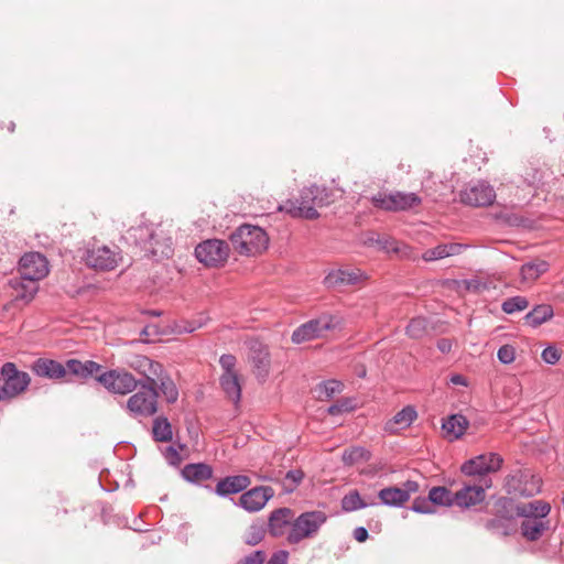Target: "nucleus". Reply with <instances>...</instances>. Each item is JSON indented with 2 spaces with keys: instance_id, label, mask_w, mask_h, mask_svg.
<instances>
[{
  "instance_id": "obj_1",
  "label": "nucleus",
  "mask_w": 564,
  "mask_h": 564,
  "mask_svg": "<svg viewBox=\"0 0 564 564\" xmlns=\"http://www.w3.org/2000/svg\"><path fill=\"white\" fill-rule=\"evenodd\" d=\"M333 200V192L326 186L312 185L303 188L297 199L288 202V212L293 217L313 220L319 217L317 208L327 206Z\"/></svg>"
},
{
  "instance_id": "obj_2",
  "label": "nucleus",
  "mask_w": 564,
  "mask_h": 564,
  "mask_svg": "<svg viewBox=\"0 0 564 564\" xmlns=\"http://www.w3.org/2000/svg\"><path fill=\"white\" fill-rule=\"evenodd\" d=\"M234 249L243 256H256L268 248L269 237L259 226L241 225L230 235Z\"/></svg>"
},
{
  "instance_id": "obj_3",
  "label": "nucleus",
  "mask_w": 564,
  "mask_h": 564,
  "mask_svg": "<svg viewBox=\"0 0 564 564\" xmlns=\"http://www.w3.org/2000/svg\"><path fill=\"white\" fill-rule=\"evenodd\" d=\"M327 519V514L321 510L305 511L297 517L294 516L293 525L286 535L288 543L299 544L304 540L316 538Z\"/></svg>"
},
{
  "instance_id": "obj_4",
  "label": "nucleus",
  "mask_w": 564,
  "mask_h": 564,
  "mask_svg": "<svg viewBox=\"0 0 564 564\" xmlns=\"http://www.w3.org/2000/svg\"><path fill=\"white\" fill-rule=\"evenodd\" d=\"M368 280L367 273L356 267L341 265L330 269L323 279V285L327 290L347 292L352 289H360Z\"/></svg>"
},
{
  "instance_id": "obj_5",
  "label": "nucleus",
  "mask_w": 564,
  "mask_h": 564,
  "mask_svg": "<svg viewBox=\"0 0 564 564\" xmlns=\"http://www.w3.org/2000/svg\"><path fill=\"white\" fill-rule=\"evenodd\" d=\"M341 318L333 314H322L300 325L292 333L291 339L294 344H303L318 338H324L328 332L339 328Z\"/></svg>"
},
{
  "instance_id": "obj_6",
  "label": "nucleus",
  "mask_w": 564,
  "mask_h": 564,
  "mask_svg": "<svg viewBox=\"0 0 564 564\" xmlns=\"http://www.w3.org/2000/svg\"><path fill=\"white\" fill-rule=\"evenodd\" d=\"M141 390L132 394L127 401L129 415L137 420L152 416L158 411L156 383H140Z\"/></svg>"
},
{
  "instance_id": "obj_7",
  "label": "nucleus",
  "mask_w": 564,
  "mask_h": 564,
  "mask_svg": "<svg viewBox=\"0 0 564 564\" xmlns=\"http://www.w3.org/2000/svg\"><path fill=\"white\" fill-rule=\"evenodd\" d=\"M1 394L4 399L14 398L26 390L31 382L29 373L18 370L13 362H6L0 370Z\"/></svg>"
},
{
  "instance_id": "obj_8",
  "label": "nucleus",
  "mask_w": 564,
  "mask_h": 564,
  "mask_svg": "<svg viewBox=\"0 0 564 564\" xmlns=\"http://www.w3.org/2000/svg\"><path fill=\"white\" fill-rule=\"evenodd\" d=\"M371 202L386 212H406L419 206L422 199L415 193L393 192L373 195Z\"/></svg>"
},
{
  "instance_id": "obj_9",
  "label": "nucleus",
  "mask_w": 564,
  "mask_h": 564,
  "mask_svg": "<svg viewBox=\"0 0 564 564\" xmlns=\"http://www.w3.org/2000/svg\"><path fill=\"white\" fill-rule=\"evenodd\" d=\"M96 380L115 394H128L132 392L140 383L124 369L107 370L96 377Z\"/></svg>"
},
{
  "instance_id": "obj_10",
  "label": "nucleus",
  "mask_w": 564,
  "mask_h": 564,
  "mask_svg": "<svg viewBox=\"0 0 564 564\" xmlns=\"http://www.w3.org/2000/svg\"><path fill=\"white\" fill-rule=\"evenodd\" d=\"M229 256V246L220 239H208L195 248V257L207 267L224 264Z\"/></svg>"
},
{
  "instance_id": "obj_11",
  "label": "nucleus",
  "mask_w": 564,
  "mask_h": 564,
  "mask_svg": "<svg viewBox=\"0 0 564 564\" xmlns=\"http://www.w3.org/2000/svg\"><path fill=\"white\" fill-rule=\"evenodd\" d=\"M85 260L88 267L110 271L118 267L121 254L117 246H97L87 250Z\"/></svg>"
},
{
  "instance_id": "obj_12",
  "label": "nucleus",
  "mask_w": 564,
  "mask_h": 564,
  "mask_svg": "<svg viewBox=\"0 0 564 564\" xmlns=\"http://www.w3.org/2000/svg\"><path fill=\"white\" fill-rule=\"evenodd\" d=\"M463 204L473 207H485L491 205L496 199L494 187L485 181L468 184L459 193Z\"/></svg>"
},
{
  "instance_id": "obj_13",
  "label": "nucleus",
  "mask_w": 564,
  "mask_h": 564,
  "mask_svg": "<svg viewBox=\"0 0 564 564\" xmlns=\"http://www.w3.org/2000/svg\"><path fill=\"white\" fill-rule=\"evenodd\" d=\"M48 271V261L40 252H28L19 261V272L26 280L40 281Z\"/></svg>"
},
{
  "instance_id": "obj_14",
  "label": "nucleus",
  "mask_w": 564,
  "mask_h": 564,
  "mask_svg": "<svg viewBox=\"0 0 564 564\" xmlns=\"http://www.w3.org/2000/svg\"><path fill=\"white\" fill-rule=\"evenodd\" d=\"M501 465V456L496 453H490L468 459L462 465L460 469L465 475L475 476L497 471L500 469Z\"/></svg>"
},
{
  "instance_id": "obj_15",
  "label": "nucleus",
  "mask_w": 564,
  "mask_h": 564,
  "mask_svg": "<svg viewBox=\"0 0 564 564\" xmlns=\"http://www.w3.org/2000/svg\"><path fill=\"white\" fill-rule=\"evenodd\" d=\"M419 490V484L414 480H406L402 487H387L379 491L381 502L389 507H401L410 496Z\"/></svg>"
},
{
  "instance_id": "obj_16",
  "label": "nucleus",
  "mask_w": 564,
  "mask_h": 564,
  "mask_svg": "<svg viewBox=\"0 0 564 564\" xmlns=\"http://www.w3.org/2000/svg\"><path fill=\"white\" fill-rule=\"evenodd\" d=\"M274 496V490L269 486H258L243 492L238 501V506L248 512H258Z\"/></svg>"
},
{
  "instance_id": "obj_17",
  "label": "nucleus",
  "mask_w": 564,
  "mask_h": 564,
  "mask_svg": "<svg viewBox=\"0 0 564 564\" xmlns=\"http://www.w3.org/2000/svg\"><path fill=\"white\" fill-rule=\"evenodd\" d=\"M126 365L139 375L144 377V381L139 383H156L155 376L161 373L163 367L160 362L150 359L143 355H131L126 359Z\"/></svg>"
},
{
  "instance_id": "obj_18",
  "label": "nucleus",
  "mask_w": 564,
  "mask_h": 564,
  "mask_svg": "<svg viewBox=\"0 0 564 564\" xmlns=\"http://www.w3.org/2000/svg\"><path fill=\"white\" fill-rule=\"evenodd\" d=\"M294 511L283 507L273 510L268 519V531L274 538L288 535L294 522Z\"/></svg>"
},
{
  "instance_id": "obj_19",
  "label": "nucleus",
  "mask_w": 564,
  "mask_h": 564,
  "mask_svg": "<svg viewBox=\"0 0 564 564\" xmlns=\"http://www.w3.org/2000/svg\"><path fill=\"white\" fill-rule=\"evenodd\" d=\"M250 360L253 366L256 377L264 381L270 371V352L268 347L260 341H252L250 344Z\"/></svg>"
},
{
  "instance_id": "obj_20",
  "label": "nucleus",
  "mask_w": 564,
  "mask_h": 564,
  "mask_svg": "<svg viewBox=\"0 0 564 564\" xmlns=\"http://www.w3.org/2000/svg\"><path fill=\"white\" fill-rule=\"evenodd\" d=\"M31 370L37 377L47 378V379H62L66 375L65 365L46 358L36 359L32 366Z\"/></svg>"
},
{
  "instance_id": "obj_21",
  "label": "nucleus",
  "mask_w": 564,
  "mask_h": 564,
  "mask_svg": "<svg viewBox=\"0 0 564 564\" xmlns=\"http://www.w3.org/2000/svg\"><path fill=\"white\" fill-rule=\"evenodd\" d=\"M251 479L246 475L227 476L220 479L215 488V492L220 497H228L247 489Z\"/></svg>"
},
{
  "instance_id": "obj_22",
  "label": "nucleus",
  "mask_w": 564,
  "mask_h": 564,
  "mask_svg": "<svg viewBox=\"0 0 564 564\" xmlns=\"http://www.w3.org/2000/svg\"><path fill=\"white\" fill-rule=\"evenodd\" d=\"M469 422L463 414H452L442 424L444 437L454 442L465 434Z\"/></svg>"
},
{
  "instance_id": "obj_23",
  "label": "nucleus",
  "mask_w": 564,
  "mask_h": 564,
  "mask_svg": "<svg viewBox=\"0 0 564 564\" xmlns=\"http://www.w3.org/2000/svg\"><path fill=\"white\" fill-rule=\"evenodd\" d=\"M156 235H160V225L142 224L128 230V239L132 240L144 251L145 245H149L151 239H155Z\"/></svg>"
},
{
  "instance_id": "obj_24",
  "label": "nucleus",
  "mask_w": 564,
  "mask_h": 564,
  "mask_svg": "<svg viewBox=\"0 0 564 564\" xmlns=\"http://www.w3.org/2000/svg\"><path fill=\"white\" fill-rule=\"evenodd\" d=\"M455 505L469 508L485 499L482 486H465L454 495Z\"/></svg>"
},
{
  "instance_id": "obj_25",
  "label": "nucleus",
  "mask_w": 564,
  "mask_h": 564,
  "mask_svg": "<svg viewBox=\"0 0 564 564\" xmlns=\"http://www.w3.org/2000/svg\"><path fill=\"white\" fill-rule=\"evenodd\" d=\"M172 238L160 226V235L155 239H151L149 245H145V252L153 257L169 258L173 253Z\"/></svg>"
},
{
  "instance_id": "obj_26",
  "label": "nucleus",
  "mask_w": 564,
  "mask_h": 564,
  "mask_svg": "<svg viewBox=\"0 0 564 564\" xmlns=\"http://www.w3.org/2000/svg\"><path fill=\"white\" fill-rule=\"evenodd\" d=\"M66 372H70L82 379H87L101 370V365L93 360L80 361L78 359H69L65 364Z\"/></svg>"
},
{
  "instance_id": "obj_27",
  "label": "nucleus",
  "mask_w": 564,
  "mask_h": 564,
  "mask_svg": "<svg viewBox=\"0 0 564 564\" xmlns=\"http://www.w3.org/2000/svg\"><path fill=\"white\" fill-rule=\"evenodd\" d=\"M219 383L226 397L237 406L241 400V384L238 373H223Z\"/></svg>"
},
{
  "instance_id": "obj_28",
  "label": "nucleus",
  "mask_w": 564,
  "mask_h": 564,
  "mask_svg": "<svg viewBox=\"0 0 564 564\" xmlns=\"http://www.w3.org/2000/svg\"><path fill=\"white\" fill-rule=\"evenodd\" d=\"M10 285L17 292V297L25 302L33 300L39 291L36 280H26L21 274L19 278H12Z\"/></svg>"
},
{
  "instance_id": "obj_29",
  "label": "nucleus",
  "mask_w": 564,
  "mask_h": 564,
  "mask_svg": "<svg viewBox=\"0 0 564 564\" xmlns=\"http://www.w3.org/2000/svg\"><path fill=\"white\" fill-rule=\"evenodd\" d=\"M156 390L160 391L167 403H175L178 399V389L172 378L166 373L164 367L161 373L155 376Z\"/></svg>"
},
{
  "instance_id": "obj_30",
  "label": "nucleus",
  "mask_w": 564,
  "mask_h": 564,
  "mask_svg": "<svg viewBox=\"0 0 564 564\" xmlns=\"http://www.w3.org/2000/svg\"><path fill=\"white\" fill-rule=\"evenodd\" d=\"M551 511L550 503L542 500H534L517 507V514L525 519L545 518Z\"/></svg>"
},
{
  "instance_id": "obj_31",
  "label": "nucleus",
  "mask_w": 564,
  "mask_h": 564,
  "mask_svg": "<svg viewBox=\"0 0 564 564\" xmlns=\"http://www.w3.org/2000/svg\"><path fill=\"white\" fill-rule=\"evenodd\" d=\"M182 476L189 482H200L212 478L213 468L204 463L187 464L182 469Z\"/></svg>"
},
{
  "instance_id": "obj_32",
  "label": "nucleus",
  "mask_w": 564,
  "mask_h": 564,
  "mask_svg": "<svg viewBox=\"0 0 564 564\" xmlns=\"http://www.w3.org/2000/svg\"><path fill=\"white\" fill-rule=\"evenodd\" d=\"M547 529L549 522L541 519H524L521 523V533L528 541H538Z\"/></svg>"
},
{
  "instance_id": "obj_33",
  "label": "nucleus",
  "mask_w": 564,
  "mask_h": 564,
  "mask_svg": "<svg viewBox=\"0 0 564 564\" xmlns=\"http://www.w3.org/2000/svg\"><path fill=\"white\" fill-rule=\"evenodd\" d=\"M554 315L553 308L549 304L536 305L525 316L524 321L532 327H538L551 319Z\"/></svg>"
},
{
  "instance_id": "obj_34",
  "label": "nucleus",
  "mask_w": 564,
  "mask_h": 564,
  "mask_svg": "<svg viewBox=\"0 0 564 564\" xmlns=\"http://www.w3.org/2000/svg\"><path fill=\"white\" fill-rule=\"evenodd\" d=\"M549 269L550 264L545 260H535L524 263L520 269L521 280L523 282L535 281Z\"/></svg>"
},
{
  "instance_id": "obj_35",
  "label": "nucleus",
  "mask_w": 564,
  "mask_h": 564,
  "mask_svg": "<svg viewBox=\"0 0 564 564\" xmlns=\"http://www.w3.org/2000/svg\"><path fill=\"white\" fill-rule=\"evenodd\" d=\"M375 505H377L375 501H365L357 490H350L340 501L341 509L345 512H354Z\"/></svg>"
},
{
  "instance_id": "obj_36",
  "label": "nucleus",
  "mask_w": 564,
  "mask_h": 564,
  "mask_svg": "<svg viewBox=\"0 0 564 564\" xmlns=\"http://www.w3.org/2000/svg\"><path fill=\"white\" fill-rule=\"evenodd\" d=\"M152 434L156 442H170L172 440V425L165 416H158L153 421Z\"/></svg>"
},
{
  "instance_id": "obj_37",
  "label": "nucleus",
  "mask_w": 564,
  "mask_h": 564,
  "mask_svg": "<svg viewBox=\"0 0 564 564\" xmlns=\"http://www.w3.org/2000/svg\"><path fill=\"white\" fill-rule=\"evenodd\" d=\"M429 500L432 505L451 507L455 505L454 495L446 487L437 486L431 488L429 492Z\"/></svg>"
},
{
  "instance_id": "obj_38",
  "label": "nucleus",
  "mask_w": 564,
  "mask_h": 564,
  "mask_svg": "<svg viewBox=\"0 0 564 564\" xmlns=\"http://www.w3.org/2000/svg\"><path fill=\"white\" fill-rule=\"evenodd\" d=\"M370 458V453L360 446L349 447L343 453V462L346 465H354L358 462H367Z\"/></svg>"
},
{
  "instance_id": "obj_39",
  "label": "nucleus",
  "mask_w": 564,
  "mask_h": 564,
  "mask_svg": "<svg viewBox=\"0 0 564 564\" xmlns=\"http://www.w3.org/2000/svg\"><path fill=\"white\" fill-rule=\"evenodd\" d=\"M529 307V301L524 296H512L507 300H505L501 304V310L506 314H513L517 312L524 311Z\"/></svg>"
},
{
  "instance_id": "obj_40",
  "label": "nucleus",
  "mask_w": 564,
  "mask_h": 564,
  "mask_svg": "<svg viewBox=\"0 0 564 564\" xmlns=\"http://www.w3.org/2000/svg\"><path fill=\"white\" fill-rule=\"evenodd\" d=\"M417 417V412L414 406L406 405L393 416V423L402 429L409 427Z\"/></svg>"
},
{
  "instance_id": "obj_41",
  "label": "nucleus",
  "mask_w": 564,
  "mask_h": 564,
  "mask_svg": "<svg viewBox=\"0 0 564 564\" xmlns=\"http://www.w3.org/2000/svg\"><path fill=\"white\" fill-rule=\"evenodd\" d=\"M406 334L414 339L424 337L427 334V322L423 317L411 319L406 327Z\"/></svg>"
},
{
  "instance_id": "obj_42",
  "label": "nucleus",
  "mask_w": 564,
  "mask_h": 564,
  "mask_svg": "<svg viewBox=\"0 0 564 564\" xmlns=\"http://www.w3.org/2000/svg\"><path fill=\"white\" fill-rule=\"evenodd\" d=\"M265 535V529L262 524L253 523L247 530L243 541L250 546L259 544Z\"/></svg>"
},
{
  "instance_id": "obj_43",
  "label": "nucleus",
  "mask_w": 564,
  "mask_h": 564,
  "mask_svg": "<svg viewBox=\"0 0 564 564\" xmlns=\"http://www.w3.org/2000/svg\"><path fill=\"white\" fill-rule=\"evenodd\" d=\"M343 389V383L337 380H327L321 382L317 386L319 398L325 397L326 399L333 398L336 393H339Z\"/></svg>"
},
{
  "instance_id": "obj_44",
  "label": "nucleus",
  "mask_w": 564,
  "mask_h": 564,
  "mask_svg": "<svg viewBox=\"0 0 564 564\" xmlns=\"http://www.w3.org/2000/svg\"><path fill=\"white\" fill-rule=\"evenodd\" d=\"M303 477H304V474L300 469L289 470L286 473L285 479H284L285 480V484H284L285 490L289 492L293 491L300 485Z\"/></svg>"
},
{
  "instance_id": "obj_45",
  "label": "nucleus",
  "mask_w": 564,
  "mask_h": 564,
  "mask_svg": "<svg viewBox=\"0 0 564 564\" xmlns=\"http://www.w3.org/2000/svg\"><path fill=\"white\" fill-rule=\"evenodd\" d=\"M411 510L416 513H434L435 510L432 507L431 501L427 498L424 497H417L414 499Z\"/></svg>"
},
{
  "instance_id": "obj_46",
  "label": "nucleus",
  "mask_w": 564,
  "mask_h": 564,
  "mask_svg": "<svg viewBox=\"0 0 564 564\" xmlns=\"http://www.w3.org/2000/svg\"><path fill=\"white\" fill-rule=\"evenodd\" d=\"M497 357L501 364L509 365L514 361L516 350L511 345H503L498 349Z\"/></svg>"
},
{
  "instance_id": "obj_47",
  "label": "nucleus",
  "mask_w": 564,
  "mask_h": 564,
  "mask_svg": "<svg viewBox=\"0 0 564 564\" xmlns=\"http://www.w3.org/2000/svg\"><path fill=\"white\" fill-rule=\"evenodd\" d=\"M446 258L443 245H438L434 248L427 249L423 252L422 259L426 262L441 260Z\"/></svg>"
},
{
  "instance_id": "obj_48",
  "label": "nucleus",
  "mask_w": 564,
  "mask_h": 564,
  "mask_svg": "<svg viewBox=\"0 0 564 564\" xmlns=\"http://www.w3.org/2000/svg\"><path fill=\"white\" fill-rule=\"evenodd\" d=\"M352 410H354V405L351 404L350 400H341V401L336 402L335 404H332L327 409V412L330 415H338L344 412H349Z\"/></svg>"
},
{
  "instance_id": "obj_49",
  "label": "nucleus",
  "mask_w": 564,
  "mask_h": 564,
  "mask_svg": "<svg viewBox=\"0 0 564 564\" xmlns=\"http://www.w3.org/2000/svg\"><path fill=\"white\" fill-rule=\"evenodd\" d=\"M219 365L223 368V373H237L235 370L236 357L230 354H224L219 358Z\"/></svg>"
},
{
  "instance_id": "obj_50",
  "label": "nucleus",
  "mask_w": 564,
  "mask_h": 564,
  "mask_svg": "<svg viewBox=\"0 0 564 564\" xmlns=\"http://www.w3.org/2000/svg\"><path fill=\"white\" fill-rule=\"evenodd\" d=\"M377 243L382 250H386L387 252H400L401 248L399 247L398 241H395L392 238L389 237H382L377 239Z\"/></svg>"
},
{
  "instance_id": "obj_51",
  "label": "nucleus",
  "mask_w": 564,
  "mask_h": 564,
  "mask_svg": "<svg viewBox=\"0 0 564 564\" xmlns=\"http://www.w3.org/2000/svg\"><path fill=\"white\" fill-rule=\"evenodd\" d=\"M541 357L544 362L555 365L560 360L561 355L555 347L549 346L543 349Z\"/></svg>"
},
{
  "instance_id": "obj_52",
  "label": "nucleus",
  "mask_w": 564,
  "mask_h": 564,
  "mask_svg": "<svg viewBox=\"0 0 564 564\" xmlns=\"http://www.w3.org/2000/svg\"><path fill=\"white\" fill-rule=\"evenodd\" d=\"M542 480L540 477L531 476L530 488L520 491L522 496L532 497L541 491Z\"/></svg>"
},
{
  "instance_id": "obj_53",
  "label": "nucleus",
  "mask_w": 564,
  "mask_h": 564,
  "mask_svg": "<svg viewBox=\"0 0 564 564\" xmlns=\"http://www.w3.org/2000/svg\"><path fill=\"white\" fill-rule=\"evenodd\" d=\"M264 560L265 553L261 550H258L245 556L242 560H240V562L242 564H263Z\"/></svg>"
},
{
  "instance_id": "obj_54",
  "label": "nucleus",
  "mask_w": 564,
  "mask_h": 564,
  "mask_svg": "<svg viewBox=\"0 0 564 564\" xmlns=\"http://www.w3.org/2000/svg\"><path fill=\"white\" fill-rule=\"evenodd\" d=\"M443 248L445 251V256L447 258V257L457 256V254L462 253L463 250H465L467 248V246L463 245V243L451 242V243H443Z\"/></svg>"
},
{
  "instance_id": "obj_55",
  "label": "nucleus",
  "mask_w": 564,
  "mask_h": 564,
  "mask_svg": "<svg viewBox=\"0 0 564 564\" xmlns=\"http://www.w3.org/2000/svg\"><path fill=\"white\" fill-rule=\"evenodd\" d=\"M164 456H165L166 460L169 462V464L174 465V466L178 465L182 460L180 453L173 446L166 447V449L164 452Z\"/></svg>"
},
{
  "instance_id": "obj_56",
  "label": "nucleus",
  "mask_w": 564,
  "mask_h": 564,
  "mask_svg": "<svg viewBox=\"0 0 564 564\" xmlns=\"http://www.w3.org/2000/svg\"><path fill=\"white\" fill-rule=\"evenodd\" d=\"M289 557V553L286 551H278L273 553L267 564H286Z\"/></svg>"
},
{
  "instance_id": "obj_57",
  "label": "nucleus",
  "mask_w": 564,
  "mask_h": 564,
  "mask_svg": "<svg viewBox=\"0 0 564 564\" xmlns=\"http://www.w3.org/2000/svg\"><path fill=\"white\" fill-rule=\"evenodd\" d=\"M464 286L467 291L479 292L481 290L482 284L479 280L473 279V280H465Z\"/></svg>"
},
{
  "instance_id": "obj_58",
  "label": "nucleus",
  "mask_w": 564,
  "mask_h": 564,
  "mask_svg": "<svg viewBox=\"0 0 564 564\" xmlns=\"http://www.w3.org/2000/svg\"><path fill=\"white\" fill-rule=\"evenodd\" d=\"M369 534H368V531L366 528L364 527H357L355 530H354V538L358 541V542H365L367 539H368Z\"/></svg>"
},
{
  "instance_id": "obj_59",
  "label": "nucleus",
  "mask_w": 564,
  "mask_h": 564,
  "mask_svg": "<svg viewBox=\"0 0 564 564\" xmlns=\"http://www.w3.org/2000/svg\"><path fill=\"white\" fill-rule=\"evenodd\" d=\"M437 348L443 352L447 354L452 349V341L446 338H442L437 341Z\"/></svg>"
},
{
  "instance_id": "obj_60",
  "label": "nucleus",
  "mask_w": 564,
  "mask_h": 564,
  "mask_svg": "<svg viewBox=\"0 0 564 564\" xmlns=\"http://www.w3.org/2000/svg\"><path fill=\"white\" fill-rule=\"evenodd\" d=\"M451 382L453 384L467 386V381H466L465 377L462 375H453L451 377Z\"/></svg>"
},
{
  "instance_id": "obj_61",
  "label": "nucleus",
  "mask_w": 564,
  "mask_h": 564,
  "mask_svg": "<svg viewBox=\"0 0 564 564\" xmlns=\"http://www.w3.org/2000/svg\"><path fill=\"white\" fill-rule=\"evenodd\" d=\"M506 220L508 221V224L514 225V226H519L521 223L520 218L516 215L508 216L506 218Z\"/></svg>"
},
{
  "instance_id": "obj_62",
  "label": "nucleus",
  "mask_w": 564,
  "mask_h": 564,
  "mask_svg": "<svg viewBox=\"0 0 564 564\" xmlns=\"http://www.w3.org/2000/svg\"><path fill=\"white\" fill-rule=\"evenodd\" d=\"M200 326H202V324H199V325H197V326H189V327H186V328L184 329V332H186V333H192V332H194L197 327H200Z\"/></svg>"
},
{
  "instance_id": "obj_63",
  "label": "nucleus",
  "mask_w": 564,
  "mask_h": 564,
  "mask_svg": "<svg viewBox=\"0 0 564 564\" xmlns=\"http://www.w3.org/2000/svg\"><path fill=\"white\" fill-rule=\"evenodd\" d=\"M9 130H10V131H13V130H14V123H13V122H11V124L9 126Z\"/></svg>"
},
{
  "instance_id": "obj_64",
  "label": "nucleus",
  "mask_w": 564,
  "mask_h": 564,
  "mask_svg": "<svg viewBox=\"0 0 564 564\" xmlns=\"http://www.w3.org/2000/svg\"><path fill=\"white\" fill-rule=\"evenodd\" d=\"M237 564H242L240 561Z\"/></svg>"
}]
</instances>
